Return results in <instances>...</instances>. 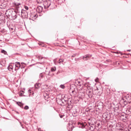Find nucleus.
I'll return each instance as SVG.
<instances>
[{
    "label": "nucleus",
    "instance_id": "obj_19",
    "mask_svg": "<svg viewBox=\"0 0 131 131\" xmlns=\"http://www.w3.org/2000/svg\"><path fill=\"white\" fill-rule=\"evenodd\" d=\"M38 59H39V60H40L42 59L43 58L41 56H39L37 57Z\"/></svg>",
    "mask_w": 131,
    "mask_h": 131
},
{
    "label": "nucleus",
    "instance_id": "obj_3",
    "mask_svg": "<svg viewBox=\"0 0 131 131\" xmlns=\"http://www.w3.org/2000/svg\"><path fill=\"white\" fill-rule=\"evenodd\" d=\"M12 12L13 11L12 10L8 9L6 11L5 14L8 17H9L11 16Z\"/></svg>",
    "mask_w": 131,
    "mask_h": 131
},
{
    "label": "nucleus",
    "instance_id": "obj_4",
    "mask_svg": "<svg viewBox=\"0 0 131 131\" xmlns=\"http://www.w3.org/2000/svg\"><path fill=\"white\" fill-rule=\"evenodd\" d=\"M12 13L11 16L12 17V18L13 19H15L17 18V14L15 11H13Z\"/></svg>",
    "mask_w": 131,
    "mask_h": 131
},
{
    "label": "nucleus",
    "instance_id": "obj_33",
    "mask_svg": "<svg viewBox=\"0 0 131 131\" xmlns=\"http://www.w3.org/2000/svg\"><path fill=\"white\" fill-rule=\"evenodd\" d=\"M125 118H127V116H125Z\"/></svg>",
    "mask_w": 131,
    "mask_h": 131
},
{
    "label": "nucleus",
    "instance_id": "obj_32",
    "mask_svg": "<svg viewBox=\"0 0 131 131\" xmlns=\"http://www.w3.org/2000/svg\"><path fill=\"white\" fill-rule=\"evenodd\" d=\"M10 29H11L12 30V29H13V28H10Z\"/></svg>",
    "mask_w": 131,
    "mask_h": 131
},
{
    "label": "nucleus",
    "instance_id": "obj_14",
    "mask_svg": "<svg viewBox=\"0 0 131 131\" xmlns=\"http://www.w3.org/2000/svg\"><path fill=\"white\" fill-rule=\"evenodd\" d=\"M23 64H24V65H25V64L23 62L21 63V64H20V67L21 68H23L25 67V66L23 65Z\"/></svg>",
    "mask_w": 131,
    "mask_h": 131
},
{
    "label": "nucleus",
    "instance_id": "obj_29",
    "mask_svg": "<svg viewBox=\"0 0 131 131\" xmlns=\"http://www.w3.org/2000/svg\"><path fill=\"white\" fill-rule=\"evenodd\" d=\"M56 61V59H54V63L55 64V63H56V62H55V61Z\"/></svg>",
    "mask_w": 131,
    "mask_h": 131
},
{
    "label": "nucleus",
    "instance_id": "obj_24",
    "mask_svg": "<svg viewBox=\"0 0 131 131\" xmlns=\"http://www.w3.org/2000/svg\"><path fill=\"white\" fill-rule=\"evenodd\" d=\"M95 81L96 82H97L99 80V79L98 78H97L95 79Z\"/></svg>",
    "mask_w": 131,
    "mask_h": 131
},
{
    "label": "nucleus",
    "instance_id": "obj_30",
    "mask_svg": "<svg viewBox=\"0 0 131 131\" xmlns=\"http://www.w3.org/2000/svg\"><path fill=\"white\" fill-rule=\"evenodd\" d=\"M74 91V90H72V91H71L72 93H73Z\"/></svg>",
    "mask_w": 131,
    "mask_h": 131
},
{
    "label": "nucleus",
    "instance_id": "obj_2",
    "mask_svg": "<svg viewBox=\"0 0 131 131\" xmlns=\"http://www.w3.org/2000/svg\"><path fill=\"white\" fill-rule=\"evenodd\" d=\"M51 2L50 0H47L43 4L45 9L48 8L51 4Z\"/></svg>",
    "mask_w": 131,
    "mask_h": 131
},
{
    "label": "nucleus",
    "instance_id": "obj_35",
    "mask_svg": "<svg viewBox=\"0 0 131 131\" xmlns=\"http://www.w3.org/2000/svg\"><path fill=\"white\" fill-rule=\"evenodd\" d=\"M70 92L71 91V90H70Z\"/></svg>",
    "mask_w": 131,
    "mask_h": 131
},
{
    "label": "nucleus",
    "instance_id": "obj_23",
    "mask_svg": "<svg viewBox=\"0 0 131 131\" xmlns=\"http://www.w3.org/2000/svg\"><path fill=\"white\" fill-rule=\"evenodd\" d=\"M24 7L25 9L26 10H28V7L27 6H25Z\"/></svg>",
    "mask_w": 131,
    "mask_h": 131
},
{
    "label": "nucleus",
    "instance_id": "obj_17",
    "mask_svg": "<svg viewBox=\"0 0 131 131\" xmlns=\"http://www.w3.org/2000/svg\"><path fill=\"white\" fill-rule=\"evenodd\" d=\"M60 87L62 89H64L65 88V86L63 84H61L60 85Z\"/></svg>",
    "mask_w": 131,
    "mask_h": 131
},
{
    "label": "nucleus",
    "instance_id": "obj_31",
    "mask_svg": "<svg viewBox=\"0 0 131 131\" xmlns=\"http://www.w3.org/2000/svg\"><path fill=\"white\" fill-rule=\"evenodd\" d=\"M127 51H130V50H128Z\"/></svg>",
    "mask_w": 131,
    "mask_h": 131
},
{
    "label": "nucleus",
    "instance_id": "obj_36",
    "mask_svg": "<svg viewBox=\"0 0 131 131\" xmlns=\"http://www.w3.org/2000/svg\"><path fill=\"white\" fill-rule=\"evenodd\" d=\"M30 90H29V91H29V92H30Z\"/></svg>",
    "mask_w": 131,
    "mask_h": 131
},
{
    "label": "nucleus",
    "instance_id": "obj_22",
    "mask_svg": "<svg viewBox=\"0 0 131 131\" xmlns=\"http://www.w3.org/2000/svg\"><path fill=\"white\" fill-rule=\"evenodd\" d=\"M24 108L25 110H27L29 108V107L28 106H26Z\"/></svg>",
    "mask_w": 131,
    "mask_h": 131
},
{
    "label": "nucleus",
    "instance_id": "obj_5",
    "mask_svg": "<svg viewBox=\"0 0 131 131\" xmlns=\"http://www.w3.org/2000/svg\"><path fill=\"white\" fill-rule=\"evenodd\" d=\"M15 70L19 69L20 67V64L19 62H16L15 63Z\"/></svg>",
    "mask_w": 131,
    "mask_h": 131
},
{
    "label": "nucleus",
    "instance_id": "obj_18",
    "mask_svg": "<svg viewBox=\"0 0 131 131\" xmlns=\"http://www.w3.org/2000/svg\"><path fill=\"white\" fill-rule=\"evenodd\" d=\"M1 52L5 54H6L7 52L4 50H2L1 51Z\"/></svg>",
    "mask_w": 131,
    "mask_h": 131
},
{
    "label": "nucleus",
    "instance_id": "obj_34",
    "mask_svg": "<svg viewBox=\"0 0 131 131\" xmlns=\"http://www.w3.org/2000/svg\"><path fill=\"white\" fill-rule=\"evenodd\" d=\"M60 117L61 118H62V116H61Z\"/></svg>",
    "mask_w": 131,
    "mask_h": 131
},
{
    "label": "nucleus",
    "instance_id": "obj_8",
    "mask_svg": "<svg viewBox=\"0 0 131 131\" xmlns=\"http://www.w3.org/2000/svg\"><path fill=\"white\" fill-rule=\"evenodd\" d=\"M42 9L43 7L41 6H39L38 7L37 10L38 11L39 13H41L42 12Z\"/></svg>",
    "mask_w": 131,
    "mask_h": 131
},
{
    "label": "nucleus",
    "instance_id": "obj_25",
    "mask_svg": "<svg viewBox=\"0 0 131 131\" xmlns=\"http://www.w3.org/2000/svg\"><path fill=\"white\" fill-rule=\"evenodd\" d=\"M50 72V71H49V72H48V73H47V74L46 73V77H47V76L48 75H49Z\"/></svg>",
    "mask_w": 131,
    "mask_h": 131
},
{
    "label": "nucleus",
    "instance_id": "obj_1",
    "mask_svg": "<svg viewBox=\"0 0 131 131\" xmlns=\"http://www.w3.org/2000/svg\"><path fill=\"white\" fill-rule=\"evenodd\" d=\"M38 16L35 13H32L30 14V18H29L30 20L34 21L37 18Z\"/></svg>",
    "mask_w": 131,
    "mask_h": 131
},
{
    "label": "nucleus",
    "instance_id": "obj_6",
    "mask_svg": "<svg viewBox=\"0 0 131 131\" xmlns=\"http://www.w3.org/2000/svg\"><path fill=\"white\" fill-rule=\"evenodd\" d=\"M92 56L89 54L85 55L83 57V60H86L88 59L91 57Z\"/></svg>",
    "mask_w": 131,
    "mask_h": 131
},
{
    "label": "nucleus",
    "instance_id": "obj_10",
    "mask_svg": "<svg viewBox=\"0 0 131 131\" xmlns=\"http://www.w3.org/2000/svg\"><path fill=\"white\" fill-rule=\"evenodd\" d=\"M13 65L12 64H10L8 67V69L10 71L11 70L13 69Z\"/></svg>",
    "mask_w": 131,
    "mask_h": 131
},
{
    "label": "nucleus",
    "instance_id": "obj_7",
    "mask_svg": "<svg viewBox=\"0 0 131 131\" xmlns=\"http://www.w3.org/2000/svg\"><path fill=\"white\" fill-rule=\"evenodd\" d=\"M75 84L79 85H81V81L80 79H77L75 80Z\"/></svg>",
    "mask_w": 131,
    "mask_h": 131
},
{
    "label": "nucleus",
    "instance_id": "obj_12",
    "mask_svg": "<svg viewBox=\"0 0 131 131\" xmlns=\"http://www.w3.org/2000/svg\"><path fill=\"white\" fill-rule=\"evenodd\" d=\"M24 11L26 12V11L25 10H24V9H22L21 11V16H23V14H24ZM25 13L26 14L25 16H26V15H28V14L27 13V12H26L25 13Z\"/></svg>",
    "mask_w": 131,
    "mask_h": 131
},
{
    "label": "nucleus",
    "instance_id": "obj_13",
    "mask_svg": "<svg viewBox=\"0 0 131 131\" xmlns=\"http://www.w3.org/2000/svg\"><path fill=\"white\" fill-rule=\"evenodd\" d=\"M64 61V60L63 59H60L58 61V62L60 64L61 63H62Z\"/></svg>",
    "mask_w": 131,
    "mask_h": 131
},
{
    "label": "nucleus",
    "instance_id": "obj_20",
    "mask_svg": "<svg viewBox=\"0 0 131 131\" xmlns=\"http://www.w3.org/2000/svg\"><path fill=\"white\" fill-rule=\"evenodd\" d=\"M23 93L24 92L23 91H20V94L22 96H23Z\"/></svg>",
    "mask_w": 131,
    "mask_h": 131
},
{
    "label": "nucleus",
    "instance_id": "obj_27",
    "mask_svg": "<svg viewBox=\"0 0 131 131\" xmlns=\"http://www.w3.org/2000/svg\"><path fill=\"white\" fill-rule=\"evenodd\" d=\"M16 5L17 6H19L20 5V3H18L17 4H16Z\"/></svg>",
    "mask_w": 131,
    "mask_h": 131
},
{
    "label": "nucleus",
    "instance_id": "obj_16",
    "mask_svg": "<svg viewBox=\"0 0 131 131\" xmlns=\"http://www.w3.org/2000/svg\"><path fill=\"white\" fill-rule=\"evenodd\" d=\"M78 125H80L81 126H81L79 127H81L82 128H83L84 127V126L83 125V124L81 123H78Z\"/></svg>",
    "mask_w": 131,
    "mask_h": 131
},
{
    "label": "nucleus",
    "instance_id": "obj_21",
    "mask_svg": "<svg viewBox=\"0 0 131 131\" xmlns=\"http://www.w3.org/2000/svg\"><path fill=\"white\" fill-rule=\"evenodd\" d=\"M17 104L19 106H20L21 107V106L20 105V104H21V103L20 102H17Z\"/></svg>",
    "mask_w": 131,
    "mask_h": 131
},
{
    "label": "nucleus",
    "instance_id": "obj_28",
    "mask_svg": "<svg viewBox=\"0 0 131 131\" xmlns=\"http://www.w3.org/2000/svg\"><path fill=\"white\" fill-rule=\"evenodd\" d=\"M92 128V129H93V127H92V126H91V127L90 128V129H91Z\"/></svg>",
    "mask_w": 131,
    "mask_h": 131
},
{
    "label": "nucleus",
    "instance_id": "obj_15",
    "mask_svg": "<svg viewBox=\"0 0 131 131\" xmlns=\"http://www.w3.org/2000/svg\"><path fill=\"white\" fill-rule=\"evenodd\" d=\"M51 71L52 72H54L56 70V67H52V68H51Z\"/></svg>",
    "mask_w": 131,
    "mask_h": 131
},
{
    "label": "nucleus",
    "instance_id": "obj_26",
    "mask_svg": "<svg viewBox=\"0 0 131 131\" xmlns=\"http://www.w3.org/2000/svg\"><path fill=\"white\" fill-rule=\"evenodd\" d=\"M1 32L2 33H4V29H3L1 30Z\"/></svg>",
    "mask_w": 131,
    "mask_h": 131
},
{
    "label": "nucleus",
    "instance_id": "obj_11",
    "mask_svg": "<svg viewBox=\"0 0 131 131\" xmlns=\"http://www.w3.org/2000/svg\"><path fill=\"white\" fill-rule=\"evenodd\" d=\"M45 74V73L42 72L39 75V78H42L44 76V75Z\"/></svg>",
    "mask_w": 131,
    "mask_h": 131
},
{
    "label": "nucleus",
    "instance_id": "obj_9",
    "mask_svg": "<svg viewBox=\"0 0 131 131\" xmlns=\"http://www.w3.org/2000/svg\"><path fill=\"white\" fill-rule=\"evenodd\" d=\"M41 85V84L39 83H37L35 84V86L36 89H38Z\"/></svg>",
    "mask_w": 131,
    "mask_h": 131
},
{
    "label": "nucleus",
    "instance_id": "obj_37",
    "mask_svg": "<svg viewBox=\"0 0 131 131\" xmlns=\"http://www.w3.org/2000/svg\"><path fill=\"white\" fill-rule=\"evenodd\" d=\"M118 131H120V130H119Z\"/></svg>",
    "mask_w": 131,
    "mask_h": 131
}]
</instances>
